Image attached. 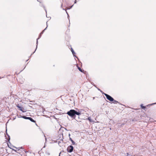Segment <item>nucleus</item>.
Returning <instances> with one entry per match:
<instances>
[{"label":"nucleus","instance_id":"19","mask_svg":"<svg viewBox=\"0 0 156 156\" xmlns=\"http://www.w3.org/2000/svg\"><path fill=\"white\" fill-rule=\"evenodd\" d=\"M44 30H43L42 32H41V34H43L44 32Z\"/></svg>","mask_w":156,"mask_h":156},{"label":"nucleus","instance_id":"9","mask_svg":"<svg viewBox=\"0 0 156 156\" xmlns=\"http://www.w3.org/2000/svg\"><path fill=\"white\" fill-rule=\"evenodd\" d=\"M75 115H79L81 114V113L80 112H77V111H76L75 110Z\"/></svg>","mask_w":156,"mask_h":156},{"label":"nucleus","instance_id":"28","mask_svg":"<svg viewBox=\"0 0 156 156\" xmlns=\"http://www.w3.org/2000/svg\"><path fill=\"white\" fill-rule=\"evenodd\" d=\"M20 151V149H19L18 150V151Z\"/></svg>","mask_w":156,"mask_h":156},{"label":"nucleus","instance_id":"25","mask_svg":"<svg viewBox=\"0 0 156 156\" xmlns=\"http://www.w3.org/2000/svg\"><path fill=\"white\" fill-rule=\"evenodd\" d=\"M6 134L9 137V139H10V136L9 135H8L7 133H6Z\"/></svg>","mask_w":156,"mask_h":156},{"label":"nucleus","instance_id":"18","mask_svg":"<svg viewBox=\"0 0 156 156\" xmlns=\"http://www.w3.org/2000/svg\"><path fill=\"white\" fill-rule=\"evenodd\" d=\"M69 140L72 141L73 140L72 139V138L71 137L69 138Z\"/></svg>","mask_w":156,"mask_h":156},{"label":"nucleus","instance_id":"29","mask_svg":"<svg viewBox=\"0 0 156 156\" xmlns=\"http://www.w3.org/2000/svg\"><path fill=\"white\" fill-rule=\"evenodd\" d=\"M65 129L66 130H67V129H66V128H65Z\"/></svg>","mask_w":156,"mask_h":156},{"label":"nucleus","instance_id":"13","mask_svg":"<svg viewBox=\"0 0 156 156\" xmlns=\"http://www.w3.org/2000/svg\"><path fill=\"white\" fill-rule=\"evenodd\" d=\"M78 69H79V70L81 72H82V70L79 67H78Z\"/></svg>","mask_w":156,"mask_h":156},{"label":"nucleus","instance_id":"2","mask_svg":"<svg viewBox=\"0 0 156 156\" xmlns=\"http://www.w3.org/2000/svg\"><path fill=\"white\" fill-rule=\"evenodd\" d=\"M103 94H104L106 97L107 99L110 101H112L114 100V99L110 95L105 94L104 92L102 93Z\"/></svg>","mask_w":156,"mask_h":156},{"label":"nucleus","instance_id":"1","mask_svg":"<svg viewBox=\"0 0 156 156\" xmlns=\"http://www.w3.org/2000/svg\"><path fill=\"white\" fill-rule=\"evenodd\" d=\"M75 110L74 109L70 110L67 112V114L72 117H75Z\"/></svg>","mask_w":156,"mask_h":156},{"label":"nucleus","instance_id":"22","mask_svg":"<svg viewBox=\"0 0 156 156\" xmlns=\"http://www.w3.org/2000/svg\"><path fill=\"white\" fill-rule=\"evenodd\" d=\"M98 90H100L101 92H102V91L100 89H98Z\"/></svg>","mask_w":156,"mask_h":156},{"label":"nucleus","instance_id":"33","mask_svg":"<svg viewBox=\"0 0 156 156\" xmlns=\"http://www.w3.org/2000/svg\"><path fill=\"white\" fill-rule=\"evenodd\" d=\"M1 78V77H0V79Z\"/></svg>","mask_w":156,"mask_h":156},{"label":"nucleus","instance_id":"3","mask_svg":"<svg viewBox=\"0 0 156 156\" xmlns=\"http://www.w3.org/2000/svg\"><path fill=\"white\" fill-rule=\"evenodd\" d=\"M73 147L72 145L69 146L67 148V151L70 153L72 152L73 150Z\"/></svg>","mask_w":156,"mask_h":156},{"label":"nucleus","instance_id":"20","mask_svg":"<svg viewBox=\"0 0 156 156\" xmlns=\"http://www.w3.org/2000/svg\"><path fill=\"white\" fill-rule=\"evenodd\" d=\"M76 2H77L76 0H75V1H74V3L75 4L76 3Z\"/></svg>","mask_w":156,"mask_h":156},{"label":"nucleus","instance_id":"11","mask_svg":"<svg viewBox=\"0 0 156 156\" xmlns=\"http://www.w3.org/2000/svg\"><path fill=\"white\" fill-rule=\"evenodd\" d=\"M140 107L142 108L143 109H145L146 108V107L145 106H143L142 104L140 105Z\"/></svg>","mask_w":156,"mask_h":156},{"label":"nucleus","instance_id":"7","mask_svg":"<svg viewBox=\"0 0 156 156\" xmlns=\"http://www.w3.org/2000/svg\"><path fill=\"white\" fill-rule=\"evenodd\" d=\"M29 120H30L31 122H35V121L32 119L31 117H29Z\"/></svg>","mask_w":156,"mask_h":156},{"label":"nucleus","instance_id":"15","mask_svg":"<svg viewBox=\"0 0 156 156\" xmlns=\"http://www.w3.org/2000/svg\"><path fill=\"white\" fill-rule=\"evenodd\" d=\"M88 120H89L90 121V122L91 121V118L90 117H89L88 118Z\"/></svg>","mask_w":156,"mask_h":156},{"label":"nucleus","instance_id":"5","mask_svg":"<svg viewBox=\"0 0 156 156\" xmlns=\"http://www.w3.org/2000/svg\"><path fill=\"white\" fill-rule=\"evenodd\" d=\"M71 51L73 54V56L74 57H76V58H77V59H78V58L76 57V55H75V54H76V53L73 50V49L72 48H71Z\"/></svg>","mask_w":156,"mask_h":156},{"label":"nucleus","instance_id":"17","mask_svg":"<svg viewBox=\"0 0 156 156\" xmlns=\"http://www.w3.org/2000/svg\"><path fill=\"white\" fill-rule=\"evenodd\" d=\"M46 24H47V27L44 30L46 29H47V27H48L47 22L46 23Z\"/></svg>","mask_w":156,"mask_h":156},{"label":"nucleus","instance_id":"12","mask_svg":"<svg viewBox=\"0 0 156 156\" xmlns=\"http://www.w3.org/2000/svg\"><path fill=\"white\" fill-rule=\"evenodd\" d=\"M113 101V103H114V104H116L117 103H118V102L115 100H114H114Z\"/></svg>","mask_w":156,"mask_h":156},{"label":"nucleus","instance_id":"32","mask_svg":"<svg viewBox=\"0 0 156 156\" xmlns=\"http://www.w3.org/2000/svg\"><path fill=\"white\" fill-rule=\"evenodd\" d=\"M63 9V10H65V9Z\"/></svg>","mask_w":156,"mask_h":156},{"label":"nucleus","instance_id":"31","mask_svg":"<svg viewBox=\"0 0 156 156\" xmlns=\"http://www.w3.org/2000/svg\"><path fill=\"white\" fill-rule=\"evenodd\" d=\"M62 5H61V7H62Z\"/></svg>","mask_w":156,"mask_h":156},{"label":"nucleus","instance_id":"4","mask_svg":"<svg viewBox=\"0 0 156 156\" xmlns=\"http://www.w3.org/2000/svg\"><path fill=\"white\" fill-rule=\"evenodd\" d=\"M41 37V35L40 34L39 36L37 38V42H36V44H37V45H36V49H35V51L31 55H32V54H33L35 52L36 50V49H37V45H38V40Z\"/></svg>","mask_w":156,"mask_h":156},{"label":"nucleus","instance_id":"8","mask_svg":"<svg viewBox=\"0 0 156 156\" xmlns=\"http://www.w3.org/2000/svg\"><path fill=\"white\" fill-rule=\"evenodd\" d=\"M21 117L25 119H29L30 117H26L25 116H22Z\"/></svg>","mask_w":156,"mask_h":156},{"label":"nucleus","instance_id":"21","mask_svg":"<svg viewBox=\"0 0 156 156\" xmlns=\"http://www.w3.org/2000/svg\"><path fill=\"white\" fill-rule=\"evenodd\" d=\"M37 1L38 2H40V3H41V0H37Z\"/></svg>","mask_w":156,"mask_h":156},{"label":"nucleus","instance_id":"26","mask_svg":"<svg viewBox=\"0 0 156 156\" xmlns=\"http://www.w3.org/2000/svg\"><path fill=\"white\" fill-rule=\"evenodd\" d=\"M66 13H67V14L68 15V13H67V12L66 11Z\"/></svg>","mask_w":156,"mask_h":156},{"label":"nucleus","instance_id":"6","mask_svg":"<svg viewBox=\"0 0 156 156\" xmlns=\"http://www.w3.org/2000/svg\"><path fill=\"white\" fill-rule=\"evenodd\" d=\"M17 107L20 109V111H22L23 112H25V111H23V110H22V108L20 106H19V105H17Z\"/></svg>","mask_w":156,"mask_h":156},{"label":"nucleus","instance_id":"30","mask_svg":"<svg viewBox=\"0 0 156 156\" xmlns=\"http://www.w3.org/2000/svg\"><path fill=\"white\" fill-rule=\"evenodd\" d=\"M14 148H17L16 147H14Z\"/></svg>","mask_w":156,"mask_h":156},{"label":"nucleus","instance_id":"14","mask_svg":"<svg viewBox=\"0 0 156 156\" xmlns=\"http://www.w3.org/2000/svg\"><path fill=\"white\" fill-rule=\"evenodd\" d=\"M71 142L73 145H74L75 144V143L73 140Z\"/></svg>","mask_w":156,"mask_h":156},{"label":"nucleus","instance_id":"27","mask_svg":"<svg viewBox=\"0 0 156 156\" xmlns=\"http://www.w3.org/2000/svg\"><path fill=\"white\" fill-rule=\"evenodd\" d=\"M41 34V33L40 34V35H41V34Z\"/></svg>","mask_w":156,"mask_h":156},{"label":"nucleus","instance_id":"24","mask_svg":"<svg viewBox=\"0 0 156 156\" xmlns=\"http://www.w3.org/2000/svg\"><path fill=\"white\" fill-rule=\"evenodd\" d=\"M12 149V150H13V151H15V152H16V150H14V149Z\"/></svg>","mask_w":156,"mask_h":156},{"label":"nucleus","instance_id":"10","mask_svg":"<svg viewBox=\"0 0 156 156\" xmlns=\"http://www.w3.org/2000/svg\"><path fill=\"white\" fill-rule=\"evenodd\" d=\"M155 104H156V103H152L151 104L148 105L146 106V107H148L150 106H151V105H155Z\"/></svg>","mask_w":156,"mask_h":156},{"label":"nucleus","instance_id":"16","mask_svg":"<svg viewBox=\"0 0 156 156\" xmlns=\"http://www.w3.org/2000/svg\"><path fill=\"white\" fill-rule=\"evenodd\" d=\"M73 5L72 6H70V8H68L67 9H71V8H72V7L73 6Z\"/></svg>","mask_w":156,"mask_h":156},{"label":"nucleus","instance_id":"23","mask_svg":"<svg viewBox=\"0 0 156 156\" xmlns=\"http://www.w3.org/2000/svg\"><path fill=\"white\" fill-rule=\"evenodd\" d=\"M70 133H69V138L70 137Z\"/></svg>","mask_w":156,"mask_h":156}]
</instances>
